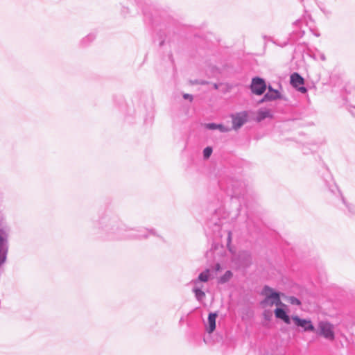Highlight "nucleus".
<instances>
[{"label":"nucleus","mask_w":355,"mask_h":355,"mask_svg":"<svg viewBox=\"0 0 355 355\" xmlns=\"http://www.w3.org/2000/svg\"><path fill=\"white\" fill-rule=\"evenodd\" d=\"M96 234L106 240H121L127 238L144 239L149 235L157 236L155 229L142 228L137 233L128 234L125 225L114 214L106 213L95 225Z\"/></svg>","instance_id":"f257e3e1"},{"label":"nucleus","mask_w":355,"mask_h":355,"mask_svg":"<svg viewBox=\"0 0 355 355\" xmlns=\"http://www.w3.org/2000/svg\"><path fill=\"white\" fill-rule=\"evenodd\" d=\"M10 228L8 225L4 209L0 206V266L6 260L8 253V237Z\"/></svg>","instance_id":"f03ea898"},{"label":"nucleus","mask_w":355,"mask_h":355,"mask_svg":"<svg viewBox=\"0 0 355 355\" xmlns=\"http://www.w3.org/2000/svg\"><path fill=\"white\" fill-rule=\"evenodd\" d=\"M314 332L328 340L333 341L335 339L334 326L328 321H320Z\"/></svg>","instance_id":"7ed1b4c3"},{"label":"nucleus","mask_w":355,"mask_h":355,"mask_svg":"<svg viewBox=\"0 0 355 355\" xmlns=\"http://www.w3.org/2000/svg\"><path fill=\"white\" fill-rule=\"evenodd\" d=\"M262 295L266 296V298L261 302L262 304H267L270 306L274 304L279 306L282 304L279 293L277 291H275L268 286H265L263 287Z\"/></svg>","instance_id":"20e7f679"},{"label":"nucleus","mask_w":355,"mask_h":355,"mask_svg":"<svg viewBox=\"0 0 355 355\" xmlns=\"http://www.w3.org/2000/svg\"><path fill=\"white\" fill-rule=\"evenodd\" d=\"M232 122V129L237 130L248 121V112L242 111L230 115Z\"/></svg>","instance_id":"39448f33"},{"label":"nucleus","mask_w":355,"mask_h":355,"mask_svg":"<svg viewBox=\"0 0 355 355\" xmlns=\"http://www.w3.org/2000/svg\"><path fill=\"white\" fill-rule=\"evenodd\" d=\"M267 88L265 80L259 77H254L252 80L250 89L256 95L263 94Z\"/></svg>","instance_id":"423d86ee"},{"label":"nucleus","mask_w":355,"mask_h":355,"mask_svg":"<svg viewBox=\"0 0 355 355\" xmlns=\"http://www.w3.org/2000/svg\"><path fill=\"white\" fill-rule=\"evenodd\" d=\"M290 82L291 85L301 93L304 94L307 92V89L303 86L304 80L298 73L291 74Z\"/></svg>","instance_id":"0eeeda50"},{"label":"nucleus","mask_w":355,"mask_h":355,"mask_svg":"<svg viewBox=\"0 0 355 355\" xmlns=\"http://www.w3.org/2000/svg\"><path fill=\"white\" fill-rule=\"evenodd\" d=\"M292 319L295 324L299 327H302L304 331H315V328L313 325L310 320L302 319L300 317L295 315L293 316Z\"/></svg>","instance_id":"6e6552de"},{"label":"nucleus","mask_w":355,"mask_h":355,"mask_svg":"<svg viewBox=\"0 0 355 355\" xmlns=\"http://www.w3.org/2000/svg\"><path fill=\"white\" fill-rule=\"evenodd\" d=\"M230 184L232 187V196L235 197H239L242 195L245 189V183L241 180H232L230 182Z\"/></svg>","instance_id":"1a4fd4ad"},{"label":"nucleus","mask_w":355,"mask_h":355,"mask_svg":"<svg viewBox=\"0 0 355 355\" xmlns=\"http://www.w3.org/2000/svg\"><path fill=\"white\" fill-rule=\"evenodd\" d=\"M283 97L280 92L273 89L270 85L268 87V92L263 96V98L260 100L259 103L265 101H275L277 99H282Z\"/></svg>","instance_id":"9d476101"},{"label":"nucleus","mask_w":355,"mask_h":355,"mask_svg":"<svg viewBox=\"0 0 355 355\" xmlns=\"http://www.w3.org/2000/svg\"><path fill=\"white\" fill-rule=\"evenodd\" d=\"M218 316L217 312L210 313L208 315L207 331L211 334L216 329V319Z\"/></svg>","instance_id":"9b49d317"},{"label":"nucleus","mask_w":355,"mask_h":355,"mask_svg":"<svg viewBox=\"0 0 355 355\" xmlns=\"http://www.w3.org/2000/svg\"><path fill=\"white\" fill-rule=\"evenodd\" d=\"M239 259L240 263L243 267H248L251 263L250 254L248 251H242L239 252Z\"/></svg>","instance_id":"f8f14e48"},{"label":"nucleus","mask_w":355,"mask_h":355,"mask_svg":"<svg viewBox=\"0 0 355 355\" xmlns=\"http://www.w3.org/2000/svg\"><path fill=\"white\" fill-rule=\"evenodd\" d=\"M210 277V270L206 269L200 272L197 279H193L191 283L195 286L198 285L200 282H207L209 281Z\"/></svg>","instance_id":"ddd939ff"},{"label":"nucleus","mask_w":355,"mask_h":355,"mask_svg":"<svg viewBox=\"0 0 355 355\" xmlns=\"http://www.w3.org/2000/svg\"><path fill=\"white\" fill-rule=\"evenodd\" d=\"M266 118H272V114L269 109H259L257 112V121L261 122Z\"/></svg>","instance_id":"4468645a"},{"label":"nucleus","mask_w":355,"mask_h":355,"mask_svg":"<svg viewBox=\"0 0 355 355\" xmlns=\"http://www.w3.org/2000/svg\"><path fill=\"white\" fill-rule=\"evenodd\" d=\"M220 220H215L214 218L207 223L209 228L212 229L213 232L215 234L217 232L220 233Z\"/></svg>","instance_id":"2eb2a0df"},{"label":"nucleus","mask_w":355,"mask_h":355,"mask_svg":"<svg viewBox=\"0 0 355 355\" xmlns=\"http://www.w3.org/2000/svg\"><path fill=\"white\" fill-rule=\"evenodd\" d=\"M192 291L195 294V297L198 301L201 302L205 299V293L202 291L201 288L198 286V285L193 288Z\"/></svg>","instance_id":"dca6fc26"},{"label":"nucleus","mask_w":355,"mask_h":355,"mask_svg":"<svg viewBox=\"0 0 355 355\" xmlns=\"http://www.w3.org/2000/svg\"><path fill=\"white\" fill-rule=\"evenodd\" d=\"M232 275L233 274L230 270H227L225 274L219 278L218 282L220 284H225L230 280Z\"/></svg>","instance_id":"f3484780"},{"label":"nucleus","mask_w":355,"mask_h":355,"mask_svg":"<svg viewBox=\"0 0 355 355\" xmlns=\"http://www.w3.org/2000/svg\"><path fill=\"white\" fill-rule=\"evenodd\" d=\"M95 39V35L93 33L88 34L85 37L83 38L81 40V44L83 46H86L89 44L90 42L94 41Z\"/></svg>","instance_id":"a211bd4d"},{"label":"nucleus","mask_w":355,"mask_h":355,"mask_svg":"<svg viewBox=\"0 0 355 355\" xmlns=\"http://www.w3.org/2000/svg\"><path fill=\"white\" fill-rule=\"evenodd\" d=\"M342 201H343V204L347 208L349 213H350L352 215H355V205L353 204L347 202L343 197H342Z\"/></svg>","instance_id":"6ab92c4d"},{"label":"nucleus","mask_w":355,"mask_h":355,"mask_svg":"<svg viewBox=\"0 0 355 355\" xmlns=\"http://www.w3.org/2000/svg\"><path fill=\"white\" fill-rule=\"evenodd\" d=\"M275 314L276 318H279V319H282L285 315H287L285 310L282 308H277L275 310Z\"/></svg>","instance_id":"aec40b11"},{"label":"nucleus","mask_w":355,"mask_h":355,"mask_svg":"<svg viewBox=\"0 0 355 355\" xmlns=\"http://www.w3.org/2000/svg\"><path fill=\"white\" fill-rule=\"evenodd\" d=\"M327 186L328 187L329 191L331 193H336V191L339 192L338 187L336 185V184L333 181L328 182Z\"/></svg>","instance_id":"412c9836"},{"label":"nucleus","mask_w":355,"mask_h":355,"mask_svg":"<svg viewBox=\"0 0 355 355\" xmlns=\"http://www.w3.org/2000/svg\"><path fill=\"white\" fill-rule=\"evenodd\" d=\"M288 302L289 303H291V304H293V305H297V306H299V305H300V304H301V302H300V300L298 298H297V297H294V296H290V297H288Z\"/></svg>","instance_id":"4be33fe9"},{"label":"nucleus","mask_w":355,"mask_h":355,"mask_svg":"<svg viewBox=\"0 0 355 355\" xmlns=\"http://www.w3.org/2000/svg\"><path fill=\"white\" fill-rule=\"evenodd\" d=\"M212 153V148L209 146L206 147L203 150V156L205 158H209Z\"/></svg>","instance_id":"5701e85b"},{"label":"nucleus","mask_w":355,"mask_h":355,"mask_svg":"<svg viewBox=\"0 0 355 355\" xmlns=\"http://www.w3.org/2000/svg\"><path fill=\"white\" fill-rule=\"evenodd\" d=\"M217 130H218L220 132H227L231 129L227 126L223 125V124H217Z\"/></svg>","instance_id":"b1692460"},{"label":"nucleus","mask_w":355,"mask_h":355,"mask_svg":"<svg viewBox=\"0 0 355 355\" xmlns=\"http://www.w3.org/2000/svg\"><path fill=\"white\" fill-rule=\"evenodd\" d=\"M205 127L208 130H217V124L215 123H205Z\"/></svg>","instance_id":"393cba45"},{"label":"nucleus","mask_w":355,"mask_h":355,"mask_svg":"<svg viewBox=\"0 0 355 355\" xmlns=\"http://www.w3.org/2000/svg\"><path fill=\"white\" fill-rule=\"evenodd\" d=\"M231 242H232V232L228 230L227 232V239H226L227 245L230 246Z\"/></svg>","instance_id":"a878e982"},{"label":"nucleus","mask_w":355,"mask_h":355,"mask_svg":"<svg viewBox=\"0 0 355 355\" xmlns=\"http://www.w3.org/2000/svg\"><path fill=\"white\" fill-rule=\"evenodd\" d=\"M286 324H290L291 323V320H290V317L288 316V315L287 314L286 315H285L282 319Z\"/></svg>","instance_id":"bb28decb"},{"label":"nucleus","mask_w":355,"mask_h":355,"mask_svg":"<svg viewBox=\"0 0 355 355\" xmlns=\"http://www.w3.org/2000/svg\"><path fill=\"white\" fill-rule=\"evenodd\" d=\"M183 98H184V99H189L190 101H192V100H193V96H192V95L189 94H184L183 95Z\"/></svg>","instance_id":"cd10ccee"},{"label":"nucleus","mask_w":355,"mask_h":355,"mask_svg":"<svg viewBox=\"0 0 355 355\" xmlns=\"http://www.w3.org/2000/svg\"><path fill=\"white\" fill-rule=\"evenodd\" d=\"M220 265L218 263H217L214 266V269L216 271H219L220 270Z\"/></svg>","instance_id":"c85d7f7f"},{"label":"nucleus","mask_w":355,"mask_h":355,"mask_svg":"<svg viewBox=\"0 0 355 355\" xmlns=\"http://www.w3.org/2000/svg\"><path fill=\"white\" fill-rule=\"evenodd\" d=\"M300 23H301V21H300V20H296V21L293 23V24H294V25H298Z\"/></svg>","instance_id":"c756f323"},{"label":"nucleus","mask_w":355,"mask_h":355,"mask_svg":"<svg viewBox=\"0 0 355 355\" xmlns=\"http://www.w3.org/2000/svg\"><path fill=\"white\" fill-rule=\"evenodd\" d=\"M322 11L325 15H328V14L329 13V11H327V10H324V9H322Z\"/></svg>","instance_id":"7c9ffc66"},{"label":"nucleus","mask_w":355,"mask_h":355,"mask_svg":"<svg viewBox=\"0 0 355 355\" xmlns=\"http://www.w3.org/2000/svg\"><path fill=\"white\" fill-rule=\"evenodd\" d=\"M315 35L316 37H319V36H320V33H315Z\"/></svg>","instance_id":"2f4dec72"}]
</instances>
